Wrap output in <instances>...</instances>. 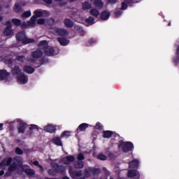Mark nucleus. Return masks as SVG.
I'll return each mask as SVG.
<instances>
[{
    "instance_id": "obj_38",
    "label": "nucleus",
    "mask_w": 179,
    "mask_h": 179,
    "mask_svg": "<svg viewBox=\"0 0 179 179\" xmlns=\"http://www.w3.org/2000/svg\"><path fill=\"white\" fill-rule=\"evenodd\" d=\"M97 159H99V160H107V156L103 154H99L97 156Z\"/></svg>"
},
{
    "instance_id": "obj_24",
    "label": "nucleus",
    "mask_w": 179,
    "mask_h": 179,
    "mask_svg": "<svg viewBox=\"0 0 179 179\" xmlns=\"http://www.w3.org/2000/svg\"><path fill=\"white\" fill-rule=\"evenodd\" d=\"M8 76H9V74L6 71V70L0 71V79H1V80H3V79H6Z\"/></svg>"
},
{
    "instance_id": "obj_32",
    "label": "nucleus",
    "mask_w": 179,
    "mask_h": 179,
    "mask_svg": "<svg viewBox=\"0 0 179 179\" xmlns=\"http://www.w3.org/2000/svg\"><path fill=\"white\" fill-rule=\"evenodd\" d=\"M53 143H55V145H57V146H61V145H62L61 139L58 137L53 139Z\"/></svg>"
},
{
    "instance_id": "obj_41",
    "label": "nucleus",
    "mask_w": 179,
    "mask_h": 179,
    "mask_svg": "<svg viewBox=\"0 0 179 179\" xmlns=\"http://www.w3.org/2000/svg\"><path fill=\"white\" fill-rule=\"evenodd\" d=\"M15 153H16V155H22L23 153V150L22 149H20V148H16Z\"/></svg>"
},
{
    "instance_id": "obj_48",
    "label": "nucleus",
    "mask_w": 179,
    "mask_h": 179,
    "mask_svg": "<svg viewBox=\"0 0 179 179\" xmlns=\"http://www.w3.org/2000/svg\"><path fill=\"white\" fill-rule=\"evenodd\" d=\"M121 13H122L121 11L118 10L115 13V16L118 17V16H121Z\"/></svg>"
},
{
    "instance_id": "obj_6",
    "label": "nucleus",
    "mask_w": 179,
    "mask_h": 179,
    "mask_svg": "<svg viewBox=\"0 0 179 179\" xmlns=\"http://www.w3.org/2000/svg\"><path fill=\"white\" fill-rule=\"evenodd\" d=\"M6 26V29H4L3 34L6 37H10L13 34V29H12V22L10 21H6L3 23Z\"/></svg>"
},
{
    "instance_id": "obj_8",
    "label": "nucleus",
    "mask_w": 179,
    "mask_h": 179,
    "mask_svg": "<svg viewBox=\"0 0 179 179\" xmlns=\"http://www.w3.org/2000/svg\"><path fill=\"white\" fill-rule=\"evenodd\" d=\"M17 122H19L18 124V132L23 134L24 133V131L26 128L27 127V125L26 123H24L23 121L18 120Z\"/></svg>"
},
{
    "instance_id": "obj_30",
    "label": "nucleus",
    "mask_w": 179,
    "mask_h": 179,
    "mask_svg": "<svg viewBox=\"0 0 179 179\" xmlns=\"http://www.w3.org/2000/svg\"><path fill=\"white\" fill-rule=\"evenodd\" d=\"M90 171L92 173L94 176H97V174H100V169H94V168H91L90 169Z\"/></svg>"
},
{
    "instance_id": "obj_61",
    "label": "nucleus",
    "mask_w": 179,
    "mask_h": 179,
    "mask_svg": "<svg viewBox=\"0 0 179 179\" xmlns=\"http://www.w3.org/2000/svg\"><path fill=\"white\" fill-rule=\"evenodd\" d=\"M91 1H93V0H91Z\"/></svg>"
},
{
    "instance_id": "obj_10",
    "label": "nucleus",
    "mask_w": 179,
    "mask_h": 179,
    "mask_svg": "<svg viewBox=\"0 0 179 179\" xmlns=\"http://www.w3.org/2000/svg\"><path fill=\"white\" fill-rule=\"evenodd\" d=\"M17 82L18 83H27L29 82V79L27 78V76H26L24 74H22L20 76L17 78Z\"/></svg>"
},
{
    "instance_id": "obj_56",
    "label": "nucleus",
    "mask_w": 179,
    "mask_h": 179,
    "mask_svg": "<svg viewBox=\"0 0 179 179\" xmlns=\"http://www.w3.org/2000/svg\"><path fill=\"white\" fill-rule=\"evenodd\" d=\"M63 179H70V178L66 176V177H64Z\"/></svg>"
},
{
    "instance_id": "obj_54",
    "label": "nucleus",
    "mask_w": 179,
    "mask_h": 179,
    "mask_svg": "<svg viewBox=\"0 0 179 179\" xmlns=\"http://www.w3.org/2000/svg\"><path fill=\"white\" fill-rule=\"evenodd\" d=\"M50 48H52V47L48 46V51H49V52H51V50H50Z\"/></svg>"
},
{
    "instance_id": "obj_1",
    "label": "nucleus",
    "mask_w": 179,
    "mask_h": 179,
    "mask_svg": "<svg viewBox=\"0 0 179 179\" xmlns=\"http://www.w3.org/2000/svg\"><path fill=\"white\" fill-rule=\"evenodd\" d=\"M23 164V158L20 157L12 158H6L0 163V176H3L5 174V169L8 167L9 171H16L17 170V167H20Z\"/></svg>"
},
{
    "instance_id": "obj_42",
    "label": "nucleus",
    "mask_w": 179,
    "mask_h": 179,
    "mask_svg": "<svg viewBox=\"0 0 179 179\" xmlns=\"http://www.w3.org/2000/svg\"><path fill=\"white\" fill-rule=\"evenodd\" d=\"M78 160H85V156H83V154L80 153L77 155Z\"/></svg>"
},
{
    "instance_id": "obj_31",
    "label": "nucleus",
    "mask_w": 179,
    "mask_h": 179,
    "mask_svg": "<svg viewBox=\"0 0 179 179\" xmlns=\"http://www.w3.org/2000/svg\"><path fill=\"white\" fill-rule=\"evenodd\" d=\"M16 59L19 62H24V61H26V57L23 55H18L16 57Z\"/></svg>"
},
{
    "instance_id": "obj_46",
    "label": "nucleus",
    "mask_w": 179,
    "mask_h": 179,
    "mask_svg": "<svg viewBox=\"0 0 179 179\" xmlns=\"http://www.w3.org/2000/svg\"><path fill=\"white\" fill-rule=\"evenodd\" d=\"M57 171H58L59 173H61V172L65 171V168H64V166H59V167L57 168Z\"/></svg>"
},
{
    "instance_id": "obj_22",
    "label": "nucleus",
    "mask_w": 179,
    "mask_h": 179,
    "mask_svg": "<svg viewBox=\"0 0 179 179\" xmlns=\"http://www.w3.org/2000/svg\"><path fill=\"white\" fill-rule=\"evenodd\" d=\"M90 14L94 17H97L100 15V11L96 8H92L90 10Z\"/></svg>"
},
{
    "instance_id": "obj_57",
    "label": "nucleus",
    "mask_w": 179,
    "mask_h": 179,
    "mask_svg": "<svg viewBox=\"0 0 179 179\" xmlns=\"http://www.w3.org/2000/svg\"><path fill=\"white\" fill-rule=\"evenodd\" d=\"M2 19H3L2 16L0 15V22L1 20H2Z\"/></svg>"
},
{
    "instance_id": "obj_36",
    "label": "nucleus",
    "mask_w": 179,
    "mask_h": 179,
    "mask_svg": "<svg viewBox=\"0 0 179 179\" xmlns=\"http://www.w3.org/2000/svg\"><path fill=\"white\" fill-rule=\"evenodd\" d=\"M83 166H84L83 162H78L77 164L74 165L76 169H83Z\"/></svg>"
},
{
    "instance_id": "obj_16",
    "label": "nucleus",
    "mask_w": 179,
    "mask_h": 179,
    "mask_svg": "<svg viewBox=\"0 0 179 179\" xmlns=\"http://www.w3.org/2000/svg\"><path fill=\"white\" fill-rule=\"evenodd\" d=\"M94 5L98 9H101L104 6V3L101 0H95Z\"/></svg>"
},
{
    "instance_id": "obj_11",
    "label": "nucleus",
    "mask_w": 179,
    "mask_h": 179,
    "mask_svg": "<svg viewBox=\"0 0 179 179\" xmlns=\"http://www.w3.org/2000/svg\"><path fill=\"white\" fill-rule=\"evenodd\" d=\"M40 129V127L36 124H31L29 125V135H34V132H38V130Z\"/></svg>"
},
{
    "instance_id": "obj_49",
    "label": "nucleus",
    "mask_w": 179,
    "mask_h": 179,
    "mask_svg": "<svg viewBox=\"0 0 179 179\" xmlns=\"http://www.w3.org/2000/svg\"><path fill=\"white\" fill-rule=\"evenodd\" d=\"M48 174H50V176H54V170L52 169L49 170Z\"/></svg>"
},
{
    "instance_id": "obj_17",
    "label": "nucleus",
    "mask_w": 179,
    "mask_h": 179,
    "mask_svg": "<svg viewBox=\"0 0 179 179\" xmlns=\"http://www.w3.org/2000/svg\"><path fill=\"white\" fill-rule=\"evenodd\" d=\"M57 41H59V44L63 46L68 45L69 44V40L64 38H57Z\"/></svg>"
},
{
    "instance_id": "obj_20",
    "label": "nucleus",
    "mask_w": 179,
    "mask_h": 179,
    "mask_svg": "<svg viewBox=\"0 0 179 179\" xmlns=\"http://www.w3.org/2000/svg\"><path fill=\"white\" fill-rule=\"evenodd\" d=\"M57 34H59V36H62L63 37H66V36H68V34H69V33L66 30L61 29H58L57 30Z\"/></svg>"
},
{
    "instance_id": "obj_26",
    "label": "nucleus",
    "mask_w": 179,
    "mask_h": 179,
    "mask_svg": "<svg viewBox=\"0 0 179 179\" xmlns=\"http://www.w3.org/2000/svg\"><path fill=\"white\" fill-rule=\"evenodd\" d=\"M13 24H14V26H20V24H22V20H19V19H13L11 20Z\"/></svg>"
},
{
    "instance_id": "obj_52",
    "label": "nucleus",
    "mask_w": 179,
    "mask_h": 179,
    "mask_svg": "<svg viewBox=\"0 0 179 179\" xmlns=\"http://www.w3.org/2000/svg\"><path fill=\"white\" fill-rule=\"evenodd\" d=\"M10 176V172H7L5 173V177H9Z\"/></svg>"
},
{
    "instance_id": "obj_53",
    "label": "nucleus",
    "mask_w": 179,
    "mask_h": 179,
    "mask_svg": "<svg viewBox=\"0 0 179 179\" xmlns=\"http://www.w3.org/2000/svg\"><path fill=\"white\" fill-rule=\"evenodd\" d=\"M3 128V124L0 123V131H2Z\"/></svg>"
},
{
    "instance_id": "obj_29",
    "label": "nucleus",
    "mask_w": 179,
    "mask_h": 179,
    "mask_svg": "<svg viewBox=\"0 0 179 179\" xmlns=\"http://www.w3.org/2000/svg\"><path fill=\"white\" fill-rule=\"evenodd\" d=\"M24 69L27 73H33L34 72V69L29 66H26Z\"/></svg>"
},
{
    "instance_id": "obj_35",
    "label": "nucleus",
    "mask_w": 179,
    "mask_h": 179,
    "mask_svg": "<svg viewBox=\"0 0 179 179\" xmlns=\"http://www.w3.org/2000/svg\"><path fill=\"white\" fill-rule=\"evenodd\" d=\"M29 164H31V166H33V164L34 166H38V167H39V169H41V170H43V166H41V164H38V161H34V162H30Z\"/></svg>"
},
{
    "instance_id": "obj_5",
    "label": "nucleus",
    "mask_w": 179,
    "mask_h": 179,
    "mask_svg": "<svg viewBox=\"0 0 179 179\" xmlns=\"http://www.w3.org/2000/svg\"><path fill=\"white\" fill-rule=\"evenodd\" d=\"M118 148H120V149H122L123 152H127L134 149V145L131 142L126 143L124 141H120Z\"/></svg>"
},
{
    "instance_id": "obj_3",
    "label": "nucleus",
    "mask_w": 179,
    "mask_h": 179,
    "mask_svg": "<svg viewBox=\"0 0 179 179\" xmlns=\"http://www.w3.org/2000/svg\"><path fill=\"white\" fill-rule=\"evenodd\" d=\"M48 43L47 42V41H42L38 43V48H40L41 50H43L46 55H48V57H52V55H54L55 50H54V48H50L49 50H50L51 51L50 52V50H48Z\"/></svg>"
},
{
    "instance_id": "obj_15",
    "label": "nucleus",
    "mask_w": 179,
    "mask_h": 179,
    "mask_svg": "<svg viewBox=\"0 0 179 179\" xmlns=\"http://www.w3.org/2000/svg\"><path fill=\"white\" fill-rule=\"evenodd\" d=\"M64 26H66V27H68L69 29L73 27V22L70 19H68V18L65 19L64 20Z\"/></svg>"
},
{
    "instance_id": "obj_45",
    "label": "nucleus",
    "mask_w": 179,
    "mask_h": 179,
    "mask_svg": "<svg viewBox=\"0 0 179 179\" xmlns=\"http://www.w3.org/2000/svg\"><path fill=\"white\" fill-rule=\"evenodd\" d=\"M127 7L128 6L127 5V3H125V2L122 3V9H123V10H125Z\"/></svg>"
},
{
    "instance_id": "obj_60",
    "label": "nucleus",
    "mask_w": 179,
    "mask_h": 179,
    "mask_svg": "<svg viewBox=\"0 0 179 179\" xmlns=\"http://www.w3.org/2000/svg\"><path fill=\"white\" fill-rule=\"evenodd\" d=\"M71 2H73V1H75V0H71Z\"/></svg>"
},
{
    "instance_id": "obj_14",
    "label": "nucleus",
    "mask_w": 179,
    "mask_h": 179,
    "mask_svg": "<svg viewBox=\"0 0 179 179\" xmlns=\"http://www.w3.org/2000/svg\"><path fill=\"white\" fill-rule=\"evenodd\" d=\"M31 56L33 57V58L35 59H38V58H41L43 57V52H41V50H35L32 52Z\"/></svg>"
},
{
    "instance_id": "obj_27",
    "label": "nucleus",
    "mask_w": 179,
    "mask_h": 179,
    "mask_svg": "<svg viewBox=\"0 0 179 179\" xmlns=\"http://www.w3.org/2000/svg\"><path fill=\"white\" fill-rule=\"evenodd\" d=\"M103 138H111L113 136V131H106L103 132Z\"/></svg>"
},
{
    "instance_id": "obj_43",
    "label": "nucleus",
    "mask_w": 179,
    "mask_h": 179,
    "mask_svg": "<svg viewBox=\"0 0 179 179\" xmlns=\"http://www.w3.org/2000/svg\"><path fill=\"white\" fill-rule=\"evenodd\" d=\"M96 129H103V126L101 125V123H96L95 126Z\"/></svg>"
},
{
    "instance_id": "obj_9",
    "label": "nucleus",
    "mask_w": 179,
    "mask_h": 179,
    "mask_svg": "<svg viewBox=\"0 0 179 179\" xmlns=\"http://www.w3.org/2000/svg\"><path fill=\"white\" fill-rule=\"evenodd\" d=\"M75 161V157L73 156H67L63 158L62 162L64 164H71L72 162Z\"/></svg>"
},
{
    "instance_id": "obj_47",
    "label": "nucleus",
    "mask_w": 179,
    "mask_h": 179,
    "mask_svg": "<svg viewBox=\"0 0 179 179\" xmlns=\"http://www.w3.org/2000/svg\"><path fill=\"white\" fill-rule=\"evenodd\" d=\"M43 1L45 3H48V5H51V3H52V0H43Z\"/></svg>"
},
{
    "instance_id": "obj_2",
    "label": "nucleus",
    "mask_w": 179,
    "mask_h": 179,
    "mask_svg": "<svg viewBox=\"0 0 179 179\" xmlns=\"http://www.w3.org/2000/svg\"><path fill=\"white\" fill-rule=\"evenodd\" d=\"M41 16H43V10H36L34 11V15L31 17V20L27 22H23L22 24V27H23V29H27V27H34V26H36L37 17H41Z\"/></svg>"
},
{
    "instance_id": "obj_58",
    "label": "nucleus",
    "mask_w": 179,
    "mask_h": 179,
    "mask_svg": "<svg viewBox=\"0 0 179 179\" xmlns=\"http://www.w3.org/2000/svg\"><path fill=\"white\" fill-rule=\"evenodd\" d=\"M90 41H93V43H94V41H93V39H91Z\"/></svg>"
},
{
    "instance_id": "obj_13",
    "label": "nucleus",
    "mask_w": 179,
    "mask_h": 179,
    "mask_svg": "<svg viewBox=\"0 0 179 179\" xmlns=\"http://www.w3.org/2000/svg\"><path fill=\"white\" fill-rule=\"evenodd\" d=\"M57 129V127L55 126H52L51 124H48V126H45L44 127V130L46 132H49L50 134H52V132H55V130Z\"/></svg>"
},
{
    "instance_id": "obj_4",
    "label": "nucleus",
    "mask_w": 179,
    "mask_h": 179,
    "mask_svg": "<svg viewBox=\"0 0 179 179\" xmlns=\"http://www.w3.org/2000/svg\"><path fill=\"white\" fill-rule=\"evenodd\" d=\"M16 38L17 41H22V44H30L31 43H34V39L26 37L24 31L18 33L16 35Z\"/></svg>"
},
{
    "instance_id": "obj_39",
    "label": "nucleus",
    "mask_w": 179,
    "mask_h": 179,
    "mask_svg": "<svg viewBox=\"0 0 179 179\" xmlns=\"http://www.w3.org/2000/svg\"><path fill=\"white\" fill-rule=\"evenodd\" d=\"M54 23H55V21L52 18H50L46 21V24H48L49 26H52Z\"/></svg>"
},
{
    "instance_id": "obj_19",
    "label": "nucleus",
    "mask_w": 179,
    "mask_h": 179,
    "mask_svg": "<svg viewBox=\"0 0 179 179\" xmlns=\"http://www.w3.org/2000/svg\"><path fill=\"white\" fill-rule=\"evenodd\" d=\"M82 7L83 10H87L89 9H92V3L89 1H85L82 3Z\"/></svg>"
},
{
    "instance_id": "obj_34",
    "label": "nucleus",
    "mask_w": 179,
    "mask_h": 179,
    "mask_svg": "<svg viewBox=\"0 0 179 179\" xmlns=\"http://www.w3.org/2000/svg\"><path fill=\"white\" fill-rule=\"evenodd\" d=\"M30 16H31V12L30 10L25 11L22 15V17H30Z\"/></svg>"
},
{
    "instance_id": "obj_33",
    "label": "nucleus",
    "mask_w": 179,
    "mask_h": 179,
    "mask_svg": "<svg viewBox=\"0 0 179 179\" xmlns=\"http://www.w3.org/2000/svg\"><path fill=\"white\" fill-rule=\"evenodd\" d=\"M13 9H14V12H15L16 13H19V12H20V6H19L18 3H15Z\"/></svg>"
},
{
    "instance_id": "obj_51",
    "label": "nucleus",
    "mask_w": 179,
    "mask_h": 179,
    "mask_svg": "<svg viewBox=\"0 0 179 179\" xmlns=\"http://www.w3.org/2000/svg\"><path fill=\"white\" fill-rule=\"evenodd\" d=\"M103 171H104L105 174H106V175L110 174V172H108V171L106 168H103Z\"/></svg>"
},
{
    "instance_id": "obj_28",
    "label": "nucleus",
    "mask_w": 179,
    "mask_h": 179,
    "mask_svg": "<svg viewBox=\"0 0 179 179\" xmlns=\"http://www.w3.org/2000/svg\"><path fill=\"white\" fill-rule=\"evenodd\" d=\"M24 171L25 174H27L28 176H34V174L36 173L34 170L31 169H25Z\"/></svg>"
},
{
    "instance_id": "obj_23",
    "label": "nucleus",
    "mask_w": 179,
    "mask_h": 179,
    "mask_svg": "<svg viewBox=\"0 0 179 179\" xmlns=\"http://www.w3.org/2000/svg\"><path fill=\"white\" fill-rule=\"evenodd\" d=\"M12 73L13 75H20L22 73V70H20V68H19V66H15L12 69Z\"/></svg>"
},
{
    "instance_id": "obj_7",
    "label": "nucleus",
    "mask_w": 179,
    "mask_h": 179,
    "mask_svg": "<svg viewBox=\"0 0 179 179\" xmlns=\"http://www.w3.org/2000/svg\"><path fill=\"white\" fill-rule=\"evenodd\" d=\"M128 178H135L139 179L141 178V175H139V172L135 170H129L127 173Z\"/></svg>"
},
{
    "instance_id": "obj_21",
    "label": "nucleus",
    "mask_w": 179,
    "mask_h": 179,
    "mask_svg": "<svg viewBox=\"0 0 179 179\" xmlns=\"http://www.w3.org/2000/svg\"><path fill=\"white\" fill-rule=\"evenodd\" d=\"M87 128H89V124L87 123H83L78 127V131H80L81 132H85Z\"/></svg>"
},
{
    "instance_id": "obj_59",
    "label": "nucleus",
    "mask_w": 179,
    "mask_h": 179,
    "mask_svg": "<svg viewBox=\"0 0 179 179\" xmlns=\"http://www.w3.org/2000/svg\"><path fill=\"white\" fill-rule=\"evenodd\" d=\"M29 62H33V60H31V61L29 60Z\"/></svg>"
},
{
    "instance_id": "obj_55",
    "label": "nucleus",
    "mask_w": 179,
    "mask_h": 179,
    "mask_svg": "<svg viewBox=\"0 0 179 179\" xmlns=\"http://www.w3.org/2000/svg\"><path fill=\"white\" fill-rule=\"evenodd\" d=\"M177 52L179 55V45L178 46V48H177Z\"/></svg>"
},
{
    "instance_id": "obj_25",
    "label": "nucleus",
    "mask_w": 179,
    "mask_h": 179,
    "mask_svg": "<svg viewBox=\"0 0 179 179\" xmlns=\"http://www.w3.org/2000/svg\"><path fill=\"white\" fill-rule=\"evenodd\" d=\"M101 17L103 20H107L110 17V13L107 11H103L101 14Z\"/></svg>"
},
{
    "instance_id": "obj_37",
    "label": "nucleus",
    "mask_w": 179,
    "mask_h": 179,
    "mask_svg": "<svg viewBox=\"0 0 179 179\" xmlns=\"http://www.w3.org/2000/svg\"><path fill=\"white\" fill-rule=\"evenodd\" d=\"M85 22L90 23V24H93L94 23V18L93 17H89Z\"/></svg>"
},
{
    "instance_id": "obj_18",
    "label": "nucleus",
    "mask_w": 179,
    "mask_h": 179,
    "mask_svg": "<svg viewBox=\"0 0 179 179\" xmlns=\"http://www.w3.org/2000/svg\"><path fill=\"white\" fill-rule=\"evenodd\" d=\"M138 166H139V161L137 159H134L129 163V169H135L136 167H138Z\"/></svg>"
},
{
    "instance_id": "obj_40",
    "label": "nucleus",
    "mask_w": 179,
    "mask_h": 179,
    "mask_svg": "<svg viewBox=\"0 0 179 179\" xmlns=\"http://www.w3.org/2000/svg\"><path fill=\"white\" fill-rule=\"evenodd\" d=\"M38 24H45V23H46V21L44 18H40L38 21H37Z\"/></svg>"
},
{
    "instance_id": "obj_12",
    "label": "nucleus",
    "mask_w": 179,
    "mask_h": 179,
    "mask_svg": "<svg viewBox=\"0 0 179 179\" xmlns=\"http://www.w3.org/2000/svg\"><path fill=\"white\" fill-rule=\"evenodd\" d=\"M69 174L72 178H76V177H80L82 176V172L81 171H73L72 168L69 169Z\"/></svg>"
},
{
    "instance_id": "obj_44",
    "label": "nucleus",
    "mask_w": 179,
    "mask_h": 179,
    "mask_svg": "<svg viewBox=\"0 0 179 179\" xmlns=\"http://www.w3.org/2000/svg\"><path fill=\"white\" fill-rule=\"evenodd\" d=\"M62 136H71V132L64 131L62 134Z\"/></svg>"
},
{
    "instance_id": "obj_50",
    "label": "nucleus",
    "mask_w": 179,
    "mask_h": 179,
    "mask_svg": "<svg viewBox=\"0 0 179 179\" xmlns=\"http://www.w3.org/2000/svg\"><path fill=\"white\" fill-rule=\"evenodd\" d=\"M108 2H109V3H115V2H117V0H108Z\"/></svg>"
}]
</instances>
